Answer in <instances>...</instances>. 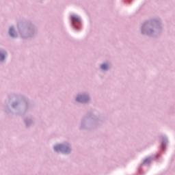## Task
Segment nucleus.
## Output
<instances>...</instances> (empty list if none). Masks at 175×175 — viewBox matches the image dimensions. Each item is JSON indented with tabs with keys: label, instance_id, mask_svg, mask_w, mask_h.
<instances>
[{
	"label": "nucleus",
	"instance_id": "f03ea898",
	"mask_svg": "<svg viewBox=\"0 0 175 175\" xmlns=\"http://www.w3.org/2000/svg\"><path fill=\"white\" fill-rule=\"evenodd\" d=\"M101 69H103L104 70H106V69H107V65L106 64H103L101 66Z\"/></svg>",
	"mask_w": 175,
	"mask_h": 175
},
{
	"label": "nucleus",
	"instance_id": "39448f33",
	"mask_svg": "<svg viewBox=\"0 0 175 175\" xmlns=\"http://www.w3.org/2000/svg\"><path fill=\"white\" fill-rule=\"evenodd\" d=\"M10 34L11 35V36H13V29H10Z\"/></svg>",
	"mask_w": 175,
	"mask_h": 175
},
{
	"label": "nucleus",
	"instance_id": "f257e3e1",
	"mask_svg": "<svg viewBox=\"0 0 175 175\" xmlns=\"http://www.w3.org/2000/svg\"><path fill=\"white\" fill-rule=\"evenodd\" d=\"M72 23H76V21H79V16H72L71 17Z\"/></svg>",
	"mask_w": 175,
	"mask_h": 175
},
{
	"label": "nucleus",
	"instance_id": "423d86ee",
	"mask_svg": "<svg viewBox=\"0 0 175 175\" xmlns=\"http://www.w3.org/2000/svg\"><path fill=\"white\" fill-rule=\"evenodd\" d=\"M77 100H80V97H78V98H77Z\"/></svg>",
	"mask_w": 175,
	"mask_h": 175
},
{
	"label": "nucleus",
	"instance_id": "7ed1b4c3",
	"mask_svg": "<svg viewBox=\"0 0 175 175\" xmlns=\"http://www.w3.org/2000/svg\"><path fill=\"white\" fill-rule=\"evenodd\" d=\"M5 59V55L0 53V61Z\"/></svg>",
	"mask_w": 175,
	"mask_h": 175
},
{
	"label": "nucleus",
	"instance_id": "20e7f679",
	"mask_svg": "<svg viewBox=\"0 0 175 175\" xmlns=\"http://www.w3.org/2000/svg\"><path fill=\"white\" fill-rule=\"evenodd\" d=\"M59 148H61V145H59V146H57L55 147V151H58V150H59Z\"/></svg>",
	"mask_w": 175,
	"mask_h": 175
}]
</instances>
